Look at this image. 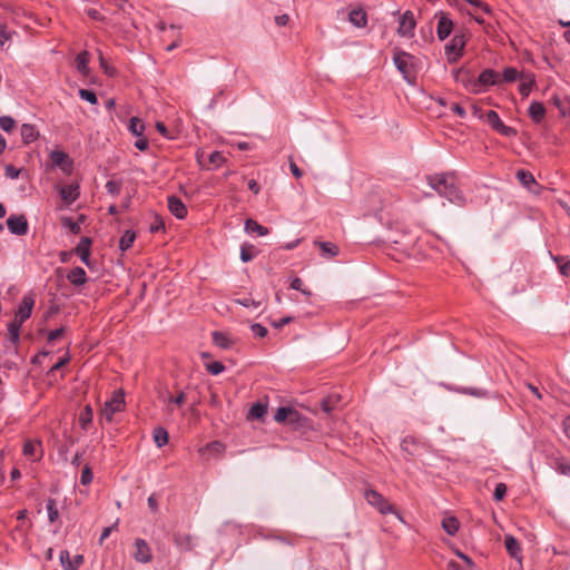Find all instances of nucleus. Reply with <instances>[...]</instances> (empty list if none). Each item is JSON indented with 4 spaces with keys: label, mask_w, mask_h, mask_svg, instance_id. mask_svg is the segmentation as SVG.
Masks as SVG:
<instances>
[{
    "label": "nucleus",
    "mask_w": 570,
    "mask_h": 570,
    "mask_svg": "<svg viewBox=\"0 0 570 570\" xmlns=\"http://www.w3.org/2000/svg\"><path fill=\"white\" fill-rule=\"evenodd\" d=\"M348 20L355 27L362 28L367 23V14L363 9H353L348 13Z\"/></svg>",
    "instance_id": "24"
},
{
    "label": "nucleus",
    "mask_w": 570,
    "mask_h": 570,
    "mask_svg": "<svg viewBox=\"0 0 570 570\" xmlns=\"http://www.w3.org/2000/svg\"><path fill=\"white\" fill-rule=\"evenodd\" d=\"M288 415H296V410L289 406H281L274 414V420L278 423H285Z\"/></svg>",
    "instance_id": "36"
},
{
    "label": "nucleus",
    "mask_w": 570,
    "mask_h": 570,
    "mask_svg": "<svg viewBox=\"0 0 570 570\" xmlns=\"http://www.w3.org/2000/svg\"><path fill=\"white\" fill-rule=\"evenodd\" d=\"M551 258L558 264L559 273L568 277L570 275V261L560 255H551Z\"/></svg>",
    "instance_id": "33"
},
{
    "label": "nucleus",
    "mask_w": 570,
    "mask_h": 570,
    "mask_svg": "<svg viewBox=\"0 0 570 570\" xmlns=\"http://www.w3.org/2000/svg\"><path fill=\"white\" fill-rule=\"evenodd\" d=\"M520 79L519 92L523 98H527L530 95L532 87L535 85V77L533 73L528 72L522 73Z\"/></svg>",
    "instance_id": "19"
},
{
    "label": "nucleus",
    "mask_w": 570,
    "mask_h": 570,
    "mask_svg": "<svg viewBox=\"0 0 570 570\" xmlns=\"http://www.w3.org/2000/svg\"><path fill=\"white\" fill-rule=\"evenodd\" d=\"M500 135L504 137H514L517 136L518 131L515 128L504 125V122L500 126V128L497 130Z\"/></svg>",
    "instance_id": "56"
},
{
    "label": "nucleus",
    "mask_w": 570,
    "mask_h": 570,
    "mask_svg": "<svg viewBox=\"0 0 570 570\" xmlns=\"http://www.w3.org/2000/svg\"><path fill=\"white\" fill-rule=\"evenodd\" d=\"M265 413H266V406L261 403H256V404L252 405V407L249 410V414L253 417H257V419L262 417Z\"/></svg>",
    "instance_id": "53"
},
{
    "label": "nucleus",
    "mask_w": 570,
    "mask_h": 570,
    "mask_svg": "<svg viewBox=\"0 0 570 570\" xmlns=\"http://www.w3.org/2000/svg\"><path fill=\"white\" fill-rule=\"evenodd\" d=\"M164 228H165V225H164L163 219L160 217L156 216L155 217V222L150 225L149 230L151 233H157V232H159V230H161Z\"/></svg>",
    "instance_id": "64"
},
{
    "label": "nucleus",
    "mask_w": 570,
    "mask_h": 570,
    "mask_svg": "<svg viewBox=\"0 0 570 570\" xmlns=\"http://www.w3.org/2000/svg\"><path fill=\"white\" fill-rule=\"evenodd\" d=\"M504 547L507 549V552L512 557V558H519L520 553H521V546L519 543V541L512 537V535H507L505 539H504Z\"/></svg>",
    "instance_id": "26"
},
{
    "label": "nucleus",
    "mask_w": 570,
    "mask_h": 570,
    "mask_svg": "<svg viewBox=\"0 0 570 570\" xmlns=\"http://www.w3.org/2000/svg\"><path fill=\"white\" fill-rule=\"evenodd\" d=\"M517 178L527 188H530L531 185L535 184L534 176L529 170L519 169L517 171Z\"/></svg>",
    "instance_id": "38"
},
{
    "label": "nucleus",
    "mask_w": 570,
    "mask_h": 570,
    "mask_svg": "<svg viewBox=\"0 0 570 570\" xmlns=\"http://www.w3.org/2000/svg\"><path fill=\"white\" fill-rule=\"evenodd\" d=\"M464 1L478 9H481L485 13H491L490 6L488 3H485L483 0H464Z\"/></svg>",
    "instance_id": "58"
},
{
    "label": "nucleus",
    "mask_w": 570,
    "mask_h": 570,
    "mask_svg": "<svg viewBox=\"0 0 570 570\" xmlns=\"http://www.w3.org/2000/svg\"><path fill=\"white\" fill-rule=\"evenodd\" d=\"M453 22L445 14H442L438 22L436 33L441 41L445 40L452 32Z\"/></svg>",
    "instance_id": "17"
},
{
    "label": "nucleus",
    "mask_w": 570,
    "mask_h": 570,
    "mask_svg": "<svg viewBox=\"0 0 570 570\" xmlns=\"http://www.w3.org/2000/svg\"><path fill=\"white\" fill-rule=\"evenodd\" d=\"M340 402L341 396L338 394H331L321 401V409L323 410V412L330 414L332 413V411L336 409Z\"/></svg>",
    "instance_id": "27"
},
{
    "label": "nucleus",
    "mask_w": 570,
    "mask_h": 570,
    "mask_svg": "<svg viewBox=\"0 0 570 570\" xmlns=\"http://www.w3.org/2000/svg\"><path fill=\"white\" fill-rule=\"evenodd\" d=\"M53 167H58L63 174L69 175L73 169V160L62 150H52L49 155Z\"/></svg>",
    "instance_id": "6"
},
{
    "label": "nucleus",
    "mask_w": 570,
    "mask_h": 570,
    "mask_svg": "<svg viewBox=\"0 0 570 570\" xmlns=\"http://www.w3.org/2000/svg\"><path fill=\"white\" fill-rule=\"evenodd\" d=\"M92 240L90 237H81L78 245L75 247L76 255L80 258V261L87 265L90 266V247H91Z\"/></svg>",
    "instance_id": "14"
},
{
    "label": "nucleus",
    "mask_w": 570,
    "mask_h": 570,
    "mask_svg": "<svg viewBox=\"0 0 570 570\" xmlns=\"http://www.w3.org/2000/svg\"><path fill=\"white\" fill-rule=\"evenodd\" d=\"M100 67L107 76L114 77L116 75V69L107 62L104 58L102 53L99 55Z\"/></svg>",
    "instance_id": "54"
},
{
    "label": "nucleus",
    "mask_w": 570,
    "mask_h": 570,
    "mask_svg": "<svg viewBox=\"0 0 570 570\" xmlns=\"http://www.w3.org/2000/svg\"><path fill=\"white\" fill-rule=\"evenodd\" d=\"M134 547H135V551H134L132 557L137 562L148 563L151 561V559H153L151 549L146 540L140 539V538L136 539Z\"/></svg>",
    "instance_id": "10"
},
{
    "label": "nucleus",
    "mask_w": 570,
    "mask_h": 570,
    "mask_svg": "<svg viewBox=\"0 0 570 570\" xmlns=\"http://www.w3.org/2000/svg\"><path fill=\"white\" fill-rule=\"evenodd\" d=\"M136 239V234L131 230H126L119 240V249L121 252L128 250Z\"/></svg>",
    "instance_id": "35"
},
{
    "label": "nucleus",
    "mask_w": 570,
    "mask_h": 570,
    "mask_svg": "<svg viewBox=\"0 0 570 570\" xmlns=\"http://www.w3.org/2000/svg\"><path fill=\"white\" fill-rule=\"evenodd\" d=\"M257 252L254 245L243 244L240 247V261L244 263L250 262L256 256Z\"/></svg>",
    "instance_id": "37"
},
{
    "label": "nucleus",
    "mask_w": 570,
    "mask_h": 570,
    "mask_svg": "<svg viewBox=\"0 0 570 570\" xmlns=\"http://www.w3.org/2000/svg\"><path fill=\"white\" fill-rule=\"evenodd\" d=\"M507 490H508V488H507L505 483H502V482L498 483L495 485V489H494V492H493V499L495 501L503 500V498L507 494Z\"/></svg>",
    "instance_id": "52"
},
{
    "label": "nucleus",
    "mask_w": 570,
    "mask_h": 570,
    "mask_svg": "<svg viewBox=\"0 0 570 570\" xmlns=\"http://www.w3.org/2000/svg\"><path fill=\"white\" fill-rule=\"evenodd\" d=\"M364 498L370 505L375 508L381 514L393 513L396 514L400 520L401 515L396 512L393 504H391L380 492L373 489H368L364 493Z\"/></svg>",
    "instance_id": "5"
},
{
    "label": "nucleus",
    "mask_w": 570,
    "mask_h": 570,
    "mask_svg": "<svg viewBox=\"0 0 570 570\" xmlns=\"http://www.w3.org/2000/svg\"><path fill=\"white\" fill-rule=\"evenodd\" d=\"M528 115L534 124H540L546 116V107L540 101H532L528 109Z\"/></svg>",
    "instance_id": "18"
},
{
    "label": "nucleus",
    "mask_w": 570,
    "mask_h": 570,
    "mask_svg": "<svg viewBox=\"0 0 570 570\" xmlns=\"http://www.w3.org/2000/svg\"><path fill=\"white\" fill-rule=\"evenodd\" d=\"M135 147L140 151H146L149 147L148 139L142 136L138 137V139L135 141Z\"/></svg>",
    "instance_id": "63"
},
{
    "label": "nucleus",
    "mask_w": 570,
    "mask_h": 570,
    "mask_svg": "<svg viewBox=\"0 0 570 570\" xmlns=\"http://www.w3.org/2000/svg\"><path fill=\"white\" fill-rule=\"evenodd\" d=\"M174 543L181 552L191 551L196 546V538L189 533L176 532L174 533Z\"/></svg>",
    "instance_id": "12"
},
{
    "label": "nucleus",
    "mask_w": 570,
    "mask_h": 570,
    "mask_svg": "<svg viewBox=\"0 0 570 570\" xmlns=\"http://www.w3.org/2000/svg\"><path fill=\"white\" fill-rule=\"evenodd\" d=\"M499 73L493 69H484L476 79H472L466 83L469 90L473 94H480L483 88L499 83Z\"/></svg>",
    "instance_id": "4"
},
{
    "label": "nucleus",
    "mask_w": 570,
    "mask_h": 570,
    "mask_svg": "<svg viewBox=\"0 0 570 570\" xmlns=\"http://www.w3.org/2000/svg\"><path fill=\"white\" fill-rule=\"evenodd\" d=\"M414 60V56L401 49H394L393 62L396 69L403 75L404 79L407 81H411L412 78H415Z\"/></svg>",
    "instance_id": "3"
},
{
    "label": "nucleus",
    "mask_w": 570,
    "mask_h": 570,
    "mask_svg": "<svg viewBox=\"0 0 570 570\" xmlns=\"http://www.w3.org/2000/svg\"><path fill=\"white\" fill-rule=\"evenodd\" d=\"M554 469L562 475L570 476V462L564 459H557L554 462Z\"/></svg>",
    "instance_id": "42"
},
{
    "label": "nucleus",
    "mask_w": 570,
    "mask_h": 570,
    "mask_svg": "<svg viewBox=\"0 0 570 570\" xmlns=\"http://www.w3.org/2000/svg\"><path fill=\"white\" fill-rule=\"evenodd\" d=\"M460 393L476 396V397H485L488 396V392L483 389L478 387H460L458 390Z\"/></svg>",
    "instance_id": "44"
},
{
    "label": "nucleus",
    "mask_w": 570,
    "mask_h": 570,
    "mask_svg": "<svg viewBox=\"0 0 570 570\" xmlns=\"http://www.w3.org/2000/svg\"><path fill=\"white\" fill-rule=\"evenodd\" d=\"M314 245L321 250V256L324 258H333L338 255V247L331 242L314 240Z\"/></svg>",
    "instance_id": "20"
},
{
    "label": "nucleus",
    "mask_w": 570,
    "mask_h": 570,
    "mask_svg": "<svg viewBox=\"0 0 570 570\" xmlns=\"http://www.w3.org/2000/svg\"><path fill=\"white\" fill-rule=\"evenodd\" d=\"M291 288L302 292L304 295L309 296L311 291L303 288V281L299 277H294L291 282Z\"/></svg>",
    "instance_id": "57"
},
{
    "label": "nucleus",
    "mask_w": 570,
    "mask_h": 570,
    "mask_svg": "<svg viewBox=\"0 0 570 570\" xmlns=\"http://www.w3.org/2000/svg\"><path fill=\"white\" fill-rule=\"evenodd\" d=\"M92 479H94V474H92L91 468L89 465H85V468L81 471L80 483L82 485H88L92 482Z\"/></svg>",
    "instance_id": "49"
},
{
    "label": "nucleus",
    "mask_w": 570,
    "mask_h": 570,
    "mask_svg": "<svg viewBox=\"0 0 570 570\" xmlns=\"http://www.w3.org/2000/svg\"><path fill=\"white\" fill-rule=\"evenodd\" d=\"M59 194L66 205L73 204L80 196L79 184H69L59 188Z\"/></svg>",
    "instance_id": "13"
},
{
    "label": "nucleus",
    "mask_w": 570,
    "mask_h": 570,
    "mask_svg": "<svg viewBox=\"0 0 570 570\" xmlns=\"http://www.w3.org/2000/svg\"><path fill=\"white\" fill-rule=\"evenodd\" d=\"M250 330L255 336L261 338L265 337L268 333L267 328L259 323L252 324Z\"/></svg>",
    "instance_id": "55"
},
{
    "label": "nucleus",
    "mask_w": 570,
    "mask_h": 570,
    "mask_svg": "<svg viewBox=\"0 0 570 570\" xmlns=\"http://www.w3.org/2000/svg\"><path fill=\"white\" fill-rule=\"evenodd\" d=\"M67 279L75 286H81L87 282V274L82 267H73L68 274Z\"/></svg>",
    "instance_id": "22"
},
{
    "label": "nucleus",
    "mask_w": 570,
    "mask_h": 570,
    "mask_svg": "<svg viewBox=\"0 0 570 570\" xmlns=\"http://www.w3.org/2000/svg\"><path fill=\"white\" fill-rule=\"evenodd\" d=\"M62 225L65 227H68L70 233H72L75 235L79 234L81 230L79 223L73 222L72 218H70V217L62 218Z\"/></svg>",
    "instance_id": "50"
},
{
    "label": "nucleus",
    "mask_w": 570,
    "mask_h": 570,
    "mask_svg": "<svg viewBox=\"0 0 570 570\" xmlns=\"http://www.w3.org/2000/svg\"><path fill=\"white\" fill-rule=\"evenodd\" d=\"M464 45L465 42L462 36H454L451 39V41L444 48L449 62H454L462 56Z\"/></svg>",
    "instance_id": "11"
},
{
    "label": "nucleus",
    "mask_w": 570,
    "mask_h": 570,
    "mask_svg": "<svg viewBox=\"0 0 570 570\" xmlns=\"http://www.w3.org/2000/svg\"><path fill=\"white\" fill-rule=\"evenodd\" d=\"M415 26L413 12L406 10L399 19L397 33L402 37L411 38L414 36Z\"/></svg>",
    "instance_id": "7"
},
{
    "label": "nucleus",
    "mask_w": 570,
    "mask_h": 570,
    "mask_svg": "<svg viewBox=\"0 0 570 570\" xmlns=\"http://www.w3.org/2000/svg\"><path fill=\"white\" fill-rule=\"evenodd\" d=\"M35 306V298L32 295H24L18 306L14 320L18 323L23 324L32 314Z\"/></svg>",
    "instance_id": "9"
},
{
    "label": "nucleus",
    "mask_w": 570,
    "mask_h": 570,
    "mask_svg": "<svg viewBox=\"0 0 570 570\" xmlns=\"http://www.w3.org/2000/svg\"><path fill=\"white\" fill-rule=\"evenodd\" d=\"M237 304L244 306V307H254V308H257L261 306V302H257L253 298H249V297H245V298H239V299H236L235 301Z\"/></svg>",
    "instance_id": "59"
},
{
    "label": "nucleus",
    "mask_w": 570,
    "mask_h": 570,
    "mask_svg": "<svg viewBox=\"0 0 570 570\" xmlns=\"http://www.w3.org/2000/svg\"><path fill=\"white\" fill-rule=\"evenodd\" d=\"M521 75L519 73V71L513 68V67H508L503 70L502 72V80L504 82H512V81H515L517 79H520Z\"/></svg>",
    "instance_id": "43"
},
{
    "label": "nucleus",
    "mask_w": 570,
    "mask_h": 570,
    "mask_svg": "<svg viewBox=\"0 0 570 570\" xmlns=\"http://www.w3.org/2000/svg\"><path fill=\"white\" fill-rule=\"evenodd\" d=\"M20 135H21L22 142L24 145H29L38 139L39 131L37 130V128L33 125L23 124L20 128Z\"/></svg>",
    "instance_id": "21"
},
{
    "label": "nucleus",
    "mask_w": 570,
    "mask_h": 570,
    "mask_svg": "<svg viewBox=\"0 0 570 570\" xmlns=\"http://www.w3.org/2000/svg\"><path fill=\"white\" fill-rule=\"evenodd\" d=\"M21 326H22V324L16 322V321H11L8 324V340L14 345H17L20 341Z\"/></svg>",
    "instance_id": "32"
},
{
    "label": "nucleus",
    "mask_w": 570,
    "mask_h": 570,
    "mask_svg": "<svg viewBox=\"0 0 570 570\" xmlns=\"http://www.w3.org/2000/svg\"><path fill=\"white\" fill-rule=\"evenodd\" d=\"M245 230L248 234L256 233L258 236H265L268 234V228L258 224L256 220L248 218L245 222Z\"/></svg>",
    "instance_id": "29"
},
{
    "label": "nucleus",
    "mask_w": 570,
    "mask_h": 570,
    "mask_svg": "<svg viewBox=\"0 0 570 570\" xmlns=\"http://www.w3.org/2000/svg\"><path fill=\"white\" fill-rule=\"evenodd\" d=\"M94 419V410L90 404L85 405L79 414V425L83 431H87Z\"/></svg>",
    "instance_id": "25"
},
{
    "label": "nucleus",
    "mask_w": 570,
    "mask_h": 570,
    "mask_svg": "<svg viewBox=\"0 0 570 570\" xmlns=\"http://www.w3.org/2000/svg\"><path fill=\"white\" fill-rule=\"evenodd\" d=\"M208 160L215 168H217L226 161V158L223 153L215 150L209 155Z\"/></svg>",
    "instance_id": "46"
},
{
    "label": "nucleus",
    "mask_w": 570,
    "mask_h": 570,
    "mask_svg": "<svg viewBox=\"0 0 570 570\" xmlns=\"http://www.w3.org/2000/svg\"><path fill=\"white\" fill-rule=\"evenodd\" d=\"M59 559L63 570H78L79 567L83 563L82 554H76L73 559H70L68 550L60 551Z\"/></svg>",
    "instance_id": "16"
},
{
    "label": "nucleus",
    "mask_w": 570,
    "mask_h": 570,
    "mask_svg": "<svg viewBox=\"0 0 570 570\" xmlns=\"http://www.w3.org/2000/svg\"><path fill=\"white\" fill-rule=\"evenodd\" d=\"M426 180L429 186L435 190L439 196L458 206L465 204V197L459 187L458 177L454 173L430 175L426 177Z\"/></svg>",
    "instance_id": "1"
},
{
    "label": "nucleus",
    "mask_w": 570,
    "mask_h": 570,
    "mask_svg": "<svg viewBox=\"0 0 570 570\" xmlns=\"http://www.w3.org/2000/svg\"><path fill=\"white\" fill-rule=\"evenodd\" d=\"M41 443L38 441H26L23 443L22 453L24 456L29 458L32 461L40 459L39 449Z\"/></svg>",
    "instance_id": "23"
},
{
    "label": "nucleus",
    "mask_w": 570,
    "mask_h": 570,
    "mask_svg": "<svg viewBox=\"0 0 570 570\" xmlns=\"http://www.w3.org/2000/svg\"><path fill=\"white\" fill-rule=\"evenodd\" d=\"M46 509L48 512L49 522L53 523L59 517V512L56 507V501L53 499H48L46 503Z\"/></svg>",
    "instance_id": "41"
},
{
    "label": "nucleus",
    "mask_w": 570,
    "mask_h": 570,
    "mask_svg": "<svg viewBox=\"0 0 570 570\" xmlns=\"http://www.w3.org/2000/svg\"><path fill=\"white\" fill-rule=\"evenodd\" d=\"M79 97L91 105H96L98 102L97 95L92 90L88 89H79Z\"/></svg>",
    "instance_id": "48"
},
{
    "label": "nucleus",
    "mask_w": 570,
    "mask_h": 570,
    "mask_svg": "<svg viewBox=\"0 0 570 570\" xmlns=\"http://www.w3.org/2000/svg\"><path fill=\"white\" fill-rule=\"evenodd\" d=\"M145 124L138 117H131L129 120L128 129L129 131L137 137H141L145 131Z\"/></svg>",
    "instance_id": "34"
},
{
    "label": "nucleus",
    "mask_w": 570,
    "mask_h": 570,
    "mask_svg": "<svg viewBox=\"0 0 570 570\" xmlns=\"http://www.w3.org/2000/svg\"><path fill=\"white\" fill-rule=\"evenodd\" d=\"M88 63H89V53L88 51H81L77 55L76 57V66H77V69L82 72V73H87L89 68H88Z\"/></svg>",
    "instance_id": "39"
},
{
    "label": "nucleus",
    "mask_w": 570,
    "mask_h": 570,
    "mask_svg": "<svg viewBox=\"0 0 570 570\" xmlns=\"http://www.w3.org/2000/svg\"><path fill=\"white\" fill-rule=\"evenodd\" d=\"M212 337L213 343L220 348L228 350L233 345V341L223 332L215 331L212 333Z\"/></svg>",
    "instance_id": "28"
},
{
    "label": "nucleus",
    "mask_w": 570,
    "mask_h": 570,
    "mask_svg": "<svg viewBox=\"0 0 570 570\" xmlns=\"http://www.w3.org/2000/svg\"><path fill=\"white\" fill-rule=\"evenodd\" d=\"M108 194L112 196H118L121 191V181L118 180H108L105 185Z\"/></svg>",
    "instance_id": "47"
},
{
    "label": "nucleus",
    "mask_w": 570,
    "mask_h": 570,
    "mask_svg": "<svg viewBox=\"0 0 570 570\" xmlns=\"http://www.w3.org/2000/svg\"><path fill=\"white\" fill-rule=\"evenodd\" d=\"M153 438L158 448H163L169 441V434L163 426H157L153 431Z\"/></svg>",
    "instance_id": "30"
},
{
    "label": "nucleus",
    "mask_w": 570,
    "mask_h": 570,
    "mask_svg": "<svg viewBox=\"0 0 570 570\" xmlns=\"http://www.w3.org/2000/svg\"><path fill=\"white\" fill-rule=\"evenodd\" d=\"M442 528L449 535H454L460 528L459 520L455 517H445L442 520Z\"/></svg>",
    "instance_id": "31"
},
{
    "label": "nucleus",
    "mask_w": 570,
    "mask_h": 570,
    "mask_svg": "<svg viewBox=\"0 0 570 570\" xmlns=\"http://www.w3.org/2000/svg\"><path fill=\"white\" fill-rule=\"evenodd\" d=\"M186 401V395L183 391H180L176 396H169L168 397V402L171 403V404H175L177 406H180L185 403Z\"/></svg>",
    "instance_id": "60"
},
{
    "label": "nucleus",
    "mask_w": 570,
    "mask_h": 570,
    "mask_svg": "<svg viewBox=\"0 0 570 570\" xmlns=\"http://www.w3.org/2000/svg\"><path fill=\"white\" fill-rule=\"evenodd\" d=\"M16 126V120L11 116H1L0 117V128L6 131L10 132Z\"/></svg>",
    "instance_id": "45"
},
{
    "label": "nucleus",
    "mask_w": 570,
    "mask_h": 570,
    "mask_svg": "<svg viewBox=\"0 0 570 570\" xmlns=\"http://www.w3.org/2000/svg\"><path fill=\"white\" fill-rule=\"evenodd\" d=\"M487 121L492 127L493 130H498L500 126L503 124L499 114L494 110H489L487 112Z\"/></svg>",
    "instance_id": "40"
},
{
    "label": "nucleus",
    "mask_w": 570,
    "mask_h": 570,
    "mask_svg": "<svg viewBox=\"0 0 570 570\" xmlns=\"http://www.w3.org/2000/svg\"><path fill=\"white\" fill-rule=\"evenodd\" d=\"M7 227L11 234L24 236L28 234L29 226L24 215H10L7 219Z\"/></svg>",
    "instance_id": "8"
},
{
    "label": "nucleus",
    "mask_w": 570,
    "mask_h": 570,
    "mask_svg": "<svg viewBox=\"0 0 570 570\" xmlns=\"http://www.w3.org/2000/svg\"><path fill=\"white\" fill-rule=\"evenodd\" d=\"M86 13L89 18L96 21H105L106 18L102 16L97 9L89 8L86 10Z\"/></svg>",
    "instance_id": "61"
},
{
    "label": "nucleus",
    "mask_w": 570,
    "mask_h": 570,
    "mask_svg": "<svg viewBox=\"0 0 570 570\" xmlns=\"http://www.w3.org/2000/svg\"><path fill=\"white\" fill-rule=\"evenodd\" d=\"M125 392L121 389L114 391L110 400L106 401L100 410V420L110 423L116 413L125 411Z\"/></svg>",
    "instance_id": "2"
},
{
    "label": "nucleus",
    "mask_w": 570,
    "mask_h": 570,
    "mask_svg": "<svg viewBox=\"0 0 570 570\" xmlns=\"http://www.w3.org/2000/svg\"><path fill=\"white\" fill-rule=\"evenodd\" d=\"M20 175V169L16 168L13 165H7L6 166V176L16 179Z\"/></svg>",
    "instance_id": "62"
},
{
    "label": "nucleus",
    "mask_w": 570,
    "mask_h": 570,
    "mask_svg": "<svg viewBox=\"0 0 570 570\" xmlns=\"http://www.w3.org/2000/svg\"><path fill=\"white\" fill-rule=\"evenodd\" d=\"M206 370L213 375H218L224 372L225 366L222 362L216 361V362L206 364Z\"/></svg>",
    "instance_id": "51"
},
{
    "label": "nucleus",
    "mask_w": 570,
    "mask_h": 570,
    "mask_svg": "<svg viewBox=\"0 0 570 570\" xmlns=\"http://www.w3.org/2000/svg\"><path fill=\"white\" fill-rule=\"evenodd\" d=\"M169 212L178 219H184L187 216V207L181 199L175 195L167 198Z\"/></svg>",
    "instance_id": "15"
}]
</instances>
